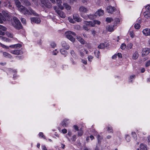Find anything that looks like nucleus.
Returning a JSON list of instances; mask_svg holds the SVG:
<instances>
[{"label":"nucleus","mask_w":150,"mask_h":150,"mask_svg":"<svg viewBox=\"0 0 150 150\" xmlns=\"http://www.w3.org/2000/svg\"><path fill=\"white\" fill-rule=\"evenodd\" d=\"M15 3L17 7L18 8V10L21 13L26 15H32L37 16L38 15L31 8H29L28 10L26 8L22 5H21L20 2L18 0L15 1Z\"/></svg>","instance_id":"1"},{"label":"nucleus","mask_w":150,"mask_h":150,"mask_svg":"<svg viewBox=\"0 0 150 150\" xmlns=\"http://www.w3.org/2000/svg\"><path fill=\"white\" fill-rule=\"evenodd\" d=\"M12 24L13 26L17 29L19 30L22 28L20 21L16 17H13Z\"/></svg>","instance_id":"2"},{"label":"nucleus","mask_w":150,"mask_h":150,"mask_svg":"<svg viewBox=\"0 0 150 150\" xmlns=\"http://www.w3.org/2000/svg\"><path fill=\"white\" fill-rule=\"evenodd\" d=\"M94 22V21L89 22L84 21L83 26V29L86 30H88L89 29V27H94L95 26V25Z\"/></svg>","instance_id":"3"},{"label":"nucleus","mask_w":150,"mask_h":150,"mask_svg":"<svg viewBox=\"0 0 150 150\" xmlns=\"http://www.w3.org/2000/svg\"><path fill=\"white\" fill-rule=\"evenodd\" d=\"M65 35L66 37L72 42H74L75 39L72 36L76 35V34L74 32L71 31H67L65 32Z\"/></svg>","instance_id":"4"},{"label":"nucleus","mask_w":150,"mask_h":150,"mask_svg":"<svg viewBox=\"0 0 150 150\" xmlns=\"http://www.w3.org/2000/svg\"><path fill=\"white\" fill-rule=\"evenodd\" d=\"M150 52V49L148 48H143L142 52V55L143 57L148 55Z\"/></svg>","instance_id":"5"},{"label":"nucleus","mask_w":150,"mask_h":150,"mask_svg":"<svg viewBox=\"0 0 150 150\" xmlns=\"http://www.w3.org/2000/svg\"><path fill=\"white\" fill-rule=\"evenodd\" d=\"M79 11L83 13H86L89 10L88 8L82 6L80 7L79 8Z\"/></svg>","instance_id":"6"},{"label":"nucleus","mask_w":150,"mask_h":150,"mask_svg":"<svg viewBox=\"0 0 150 150\" xmlns=\"http://www.w3.org/2000/svg\"><path fill=\"white\" fill-rule=\"evenodd\" d=\"M116 10L115 7L111 6H108L107 8V11L109 13H112Z\"/></svg>","instance_id":"7"},{"label":"nucleus","mask_w":150,"mask_h":150,"mask_svg":"<svg viewBox=\"0 0 150 150\" xmlns=\"http://www.w3.org/2000/svg\"><path fill=\"white\" fill-rule=\"evenodd\" d=\"M30 19L32 23H35L38 24L40 23L41 21L40 18L37 17H33Z\"/></svg>","instance_id":"8"},{"label":"nucleus","mask_w":150,"mask_h":150,"mask_svg":"<svg viewBox=\"0 0 150 150\" xmlns=\"http://www.w3.org/2000/svg\"><path fill=\"white\" fill-rule=\"evenodd\" d=\"M142 33L145 36H150V29L148 28H145L142 30Z\"/></svg>","instance_id":"9"},{"label":"nucleus","mask_w":150,"mask_h":150,"mask_svg":"<svg viewBox=\"0 0 150 150\" xmlns=\"http://www.w3.org/2000/svg\"><path fill=\"white\" fill-rule=\"evenodd\" d=\"M73 18L74 21L78 22H79L81 21V18L79 16V15L77 14H74L73 16Z\"/></svg>","instance_id":"10"},{"label":"nucleus","mask_w":150,"mask_h":150,"mask_svg":"<svg viewBox=\"0 0 150 150\" xmlns=\"http://www.w3.org/2000/svg\"><path fill=\"white\" fill-rule=\"evenodd\" d=\"M66 137L68 140L71 143V142H74L76 141V136L75 135H74L71 138L68 136H66Z\"/></svg>","instance_id":"11"},{"label":"nucleus","mask_w":150,"mask_h":150,"mask_svg":"<svg viewBox=\"0 0 150 150\" xmlns=\"http://www.w3.org/2000/svg\"><path fill=\"white\" fill-rule=\"evenodd\" d=\"M104 13V11L101 9L98 10L95 13V15L97 16H100L103 15Z\"/></svg>","instance_id":"12"},{"label":"nucleus","mask_w":150,"mask_h":150,"mask_svg":"<svg viewBox=\"0 0 150 150\" xmlns=\"http://www.w3.org/2000/svg\"><path fill=\"white\" fill-rule=\"evenodd\" d=\"M69 123V119H65L62 122V125L64 127H67Z\"/></svg>","instance_id":"13"},{"label":"nucleus","mask_w":150,"mask_h":150,"mask_svg":"<svg viewBox=\"0 0 150 150\" xmlns=\"http://www.w3.org/2000/svg\"><path fill=\"white\" fill-rule=\"evenodd\" d=\"M62 46L63 48L66 50H68L69 48V45L64 41L62 42Z\"/></svg>","instance_id":"14"},{"label":"nucleus","mask_w":150,"mask_h":150,"mask_svg":"<svg viewBox=\"0 0 150 150\" xmlns=\"http://www.w3.org/2000/svg\"><path fill=\"white\" fill-rule=\"evenodd\" d=\"M10 52L15 55H19L22 53V52L19 50H11Z\"/></svg>","instance_id":"15"},{"label":"nucleus","mask_w":150,"mask_h":150,"mask_svg":"<svg viewBox=\"0 0 150 150\" xmlns=\"http://www.w3.org/2000/svg\"><path fill=\"white\" fill-rule=\"evenodd\" d=\"M9 2L7 0H1L0 1V4H2L5 6H7Z\"/></svg>","instance_id":"16"},{"label":"nucleus","mask_w":150,"mask_h":150,"mask_svg":"<svg viewBox=\"0 0 150 150\" xmlns=\"http://www.w3.org/2000/svg\"><path fill=\"white\" fill-rule=\"evenodd\" d=\"M144 17L146 18H148L150 17V12L149 11H146L144 13Z\"/></svg>","instance_id":"17"},{"label":"nucleus","mask_w":150,"mask_h":150,"mask_svg":"<svg viewBox=\"0 0 150 150\" xmlns=\"http://www.w3.org/2000/svg\"><path fill=\"white\" fill-rule=\"evenodd\" d=\"M139 56L138 52H135L133 54L132 56V58L133 59L135 60L137 59Z\"/></svg>","instance_id":"18"},{"label":"nucleus","mask_w":150,"mask_h":150,"mask_svg":"<svg viewBox=\"0 0 150 150\" xmlns=\"http://www.w3.org/2000/svg\"><path fill=\"white\" fill-rule=\"evenodd\" d=\"M57 13L62 18H64L65 17V15L63 11L59 10V11H57Z\"/></svg>","instance_id":"19"},{"label":"nucleus","mask_w":150,"mask_h":150,"mask_svg":"<svg viewBox=\"0 0 150 150\" xmlns=\"http://www.w3.org/2000/svg\"><path fill=\"white\" fill-rule=\"evenodd\" d=\"M76 39L81 44H83L85 42V41L79 36H77Z\"/></svg>","instance_id":"20"},{"label":"nucleus","mask_w":150,"mask_h":150,"mask_svg":"<svg viewBox=\"0 0 150 150\" xmlns=\"http://www.w3.org/2000/svg\"><path fill=\"white\" fill-rule=\"evenodd\" d=\"M64 6V7H65V8L67 10H71V6L67 3H64L63 4Z\"/></svg>","instance_id":"21"},{"label":"nucleus","mask_w":150,"mask_h":150,"mask_svg":"<svg viewBox=\"0 0 150 150\" xmlns=\"http://www.w3.org/2000/svg\"><path fill=\"white\" fill-rule=\"evenodd\" d=\"M6 18H5L0 13V23H3L4 21H5L6 20Z\"/></svg>","instance_id":"22"},{"label":"nucleus","mask_w":150,"mask_h":150,"mask_svg":"<svg viewBox=\"0 0 150 150\" xmlns=\"http://www.w3.org/2000/svg\"><path fill=\"white\" fill-rule=\"evenodd\" d=\"M85 50V49H81L79 51V55L81 57H83L84 55V54L83 52H84Z\"/></svg>","instance_id":"23"},{"label":"nucleus","mask_w":150,"mask_h":150,"mask_svg":"<svg viewBox=\"0 0 150 150\" xmlns=\"http://www.w3.org/2000/svg\"><path fill=\"white\" fill-rule=\"evenodd\" d=\"M106 29L109 32H112L114 30L113 28L109 25L106 26Z\"/></svg>","instance_id":"24"},{"label":"nucleus","mask_w":150,"mask_h":150,"mask_svg":"<svg viewBox=\"0 0 150 150\" xmlns=\"http://www.w3.org/2000/svg\"><path fill=\"white\" fill-rule=\"evenodd\" d=\"M140 148L141 150H147L146 145L143 144H140Z\"/></svg>","instance_id":"25"},{"label":"nucleus","mask_w":150,"mask_h":150,"mask_svg":"<svg viewBox=\"0 0 150 150\" xmlns=\"http://www.w3.org/2000/svg\"><path fill=\"white\" fill-rule=\"evenodd\" d=\"M0 39L3 41L7 42H9L10 41L9 39L1 36H0Z\"/></svg>","instance_id":"26"},{"label":"nucleus","mask_w":150,"mask_h":150,"mask_svg":"<svg viewBox=\"0 0 150 150\" xmlns=\"http://www.w3.org/2000/svg\"><path fill=\"white\" fill-rule=\"evenodd\" d=\"M2 13L3 16H3L5 18H6V19H8V14L4 11H2Z\"/></svg>","instance_id":"27"},{"label":"nucleus","mask_w":150,"mask_h":150,"mask_svg":"<svg viewBox=\"0 0 150 150\" xmlns=\"http://www.w3.org/2000/svg\"><path fill=\"white\" fill-rule=\"evenodd\" d=\"M60 52L61 54L64 55L65 57H66L67 54V51L63 49H61L60 50Z\"/></svg>","instance_id":"28"},{"label":"nucleus","mask_w":150,"mask_h":150,"mask_svg":"<svg viewBox=\"0 0 150 150\" xmlns=\"http://www.w3.org/2000/svg\"><path fill=\"white\" fill-rule=\"evenodd\" d=\"M3 55L4 57H6L11 58V55L6 52H4Z\"/></svg>","instance_id":"29"},{"label":"nucleus","mask_w":150,"mask_h":150,"mask_svg":"<svg viewBox=\"0 0 150 150\" xmlns=\"http://www.w3.org/2000/svg\"><path fill=\"white\" fill-rule=\"evenodd\" d=\"M105 46H106L104 43H101L98 46V47L99 48L103 49L105 47Z\"/></svg>","instance_id":"30"},{"label":"nucleus","mask_w":150,"mask_h":150,"mask_svg":"<svg viewBox=\"0 0 150 150\" xmlns=\"http://www.w3.org/2000/svg\"><path fill=\"white\" fill-rule=\"evenodd\" d=\"M96 16L95 15V13L94 15L90 14L88 15V18L91 19H92L94 18H96Z\"/></svg>","instance_id":"31"},{"label":"nucleus","mask_w":150,"mask_h":150,"mask_svg":"<svg viewBox=\"0 0 150 150\" xmlns=\"http://www.w3.org/2000/svg\"><path fill=\"white\" fill-rule=\"evenodd\" d=\"M43 4H44V5H45V6L48 8H50L52 7V5L50 3H48L45 4L43 3Z\"/></svg>","instance_id":"32"},{"label":"nucleus","mask_w":150,"mask_h":150,"mask_svg":"<svg viewBox=\"0 0 150 150\" xmlns=\"http://www.w3.org/2000/svg\"><path fill=\"white\" fill-rule=\"evenodd\" d=\"M79 132L78 133V135L79 136H82L83 133V132L82 130V129H81V128L79 130Z\"/></svg>","instance_id":"33"},{"label":"nucleus","mask_w":150,"mask_h":150,"mask_svg":"<svg viewBox=\"0 0 150 150\" xmlns=\"http://www.w3.org/2000/svg\"><path fill=\"white\" fill-rule=\"evenodd\" d=\"M94 54L95 56L98 58L99 57L100 52L99 51L96 50L94 52Z\"/></svg>","instance_id":"34"},{"label":"nucleus","mask_w":150,"mask_h":150,"mask_svg":"<svg viewBox=\"0 0 150 150\" xmlns=\"http://www.w3.org/2000/svg\"><path fill=\"white\" fill-rule=\"evenodd\" d=\"M21 46V45L19 44H16L10 45V47L12 48H15L18 47H20Z\"/></svg>","instance_id":"35"},{"label":"nucleus","mask_w":150,"mask_h":150,"mask_svg":"<svg viewBox=\"0 0 150 150\" xmlns=\"http://www.w3.org/2000/svg\"><path fill=\"white\" fill-rule=\"evenodd\" d=\"M6 35L9 38H13V34L9 32H7L6 33Z\"/></svg>","instance_id":"36"},{"label":"nucleus","mask_w":150,"mask_h":150,"mask_svg":"<svg viewBox=\"0 0 150 150\" xmlns=\"http://www.w3.org/2000/svg\"><path fill=\"white\" fill-rule=\"evenodd\" d=\"M68 20L69 21L72 23H75V22L74 21V19H72V18L71 17H69L68 18Z\"/></svg>","instance_id":"37"},{"label":"nucleus","mask_w":150,"mask_h":150,"mask_svg":"<svg viewBox=\"0 0 150 150\" xmlns=\"http://www.w3.org/2000/svg\"><path fill=\"white\" fill-rule=\"evenodd\" d=\"M97 139L98 143H100L101 142V139H103V137L100 136L99 134H98L97 136Z\"/></svg>","instance_id":"38"},{"label":"nucleus","mask_w":150,"mask_h":150,"mask_svg":"<svg viewBox=\"0 0 150 150\" xmlns=\"http://www.w3.org/2000/svg\"><path fill=\"white\" fill-rule=\"evenodd\" d=\"M129 33L130 35L132 38H133L134 37L135 35L133 31H130Z\"/></svg>","instance_id":"39"},{"label":"nucleus","mask_w":150,"mask_h":150,"mask_svg":"<svg viewBox=\"0 0 150 150\" xmlns=\"http://www.w3.org/2000/svg\"><path fill=\"white\" fill-rule=\"evenodd\" d=\"M93 58V56L91 55H88V59L89 62H91Z\"/></svg>","instance_id":"40"},{"label":"nucleus","mask_w":150,"mask_h":150,"mask_svg":"<svg viewBox=\"0 0 150 150\" xmlns=\"http://www.w3.org/2000/svg\"><path fill=\"white\" fill-rule=\"evenodd\" d=\"M7 28L5 27L0 25V29L4 31H5L7 30Z\"/></svg>","instance_id":"41"},{"label":"nucleus","mask_w":150,"mask_h":150,"mask_svg":"<svg viewBox=\"0 0 150 150\" xmlns=\"http://www.w3.org/2000/svg\"><path fill=\"white\" fill-rule=\"evenodd\" d=\"M107 130L109 132L112 133L113 130H112V128L111 127L109 126L108 127Z\"/></svg>","instance_id":"42"},{"label":"nucleus","mask_w":150,"mask_h":150,"mask_svg":"<svg viewBox=\"0 0 150 150\" xmlns=\"http://www.w3.org/2000/svg\"><path fill=\"white\" fill-rule=\"evenodd\" d=\"M135 77V75H133L131 76L129 78V81L130 82H132L133 81V79H134Z\"/></svg>","instance_id":"43"},{"label":"nucleus","mask_w":150,"mask_h":150,"mask_svg":"<svg viewBox=\"0 0 150 150\" xmlns=\"http://www.w3.org/2000/svg\"><path fill=\"white\" fill-rule=\"evenodd\" d=\"M126 47V46L125 44L124 43H122L120 47V48L121 49H122L123 50L125 49Z\"/></svg>","instance_id":"44"},{"label":"nucleus","mask_w":150,"mask_h":150,"mask_svg":"<svg viewBox=\"0 0 150 150\" xmlns=\"http://www.w3.org/2000/svg\"><path fill=\"white\" fill-rule=\"evenodd\" d=\"M112 21L113 19L111 18H107L106 19V21L108 23H110Z\"/></svg>","instance_id":"45"},{"label":"nucleus","mask_w":150,"mask_h":150,"mask_svg":"<svg viewBox=\"0 0 150 150\" xmlns=\"http://www.w3.org/2000/svg\"><path fill=\"white\" fill-rule=\"evenodd\" d=\"M70 53L71 55L73 57H75L76 56V54L75 53V52L73 50H70Z\"/></svg>","instance_id":"46"},{"label":"nucleus","mask_w":150,"mask_h":150,"mask_svg":"<svg viewBox=\"0 0 150 150\" xmlns=\"http://www.w3.org/2000/svg\"><path fill=\"white\" fill-rule=\"evenodd\" d=\"M125 139H126V140L127 141V142H129L130 140V137L128 135H126Z\"/></svg>","instance_id":"47"},{"label":"nucleus","mask_w":150,"mask_h":150,"mask_svg":"<svg viewBox=\"0 0 150 150\" xmlns=\"http://www.w3.org/2000/svg\"><path fill=\"white\" fill-rule=\"evenodd\" d=\"M134 28L135 29H139L140 27V25L138 23L135 24L134 26Z\"/></svg>","instance_id":"48"},{"label":"nucleus","mask_w":150,"mask_h":150,"mask_svg":"<svg viewBox=\"0 0 150 150\" xmlns=\"http://www.w3.org/2000/svg\"><path fill=\"white\" fill-rule=\"evenodd\" d=\"M52 48H54L56 47V44L53 42H52L50 44Z\"/></svg>","instance_id":"49"},{"label":"nucleus","mask_w":150,"mask_h":150,"mask_svg":"<svg viewBox=\"0 0 150 150\" xmlns=\"http://www.w3.org/2000/svg\"><path fill=\"white\" fill-rule=\"evenodd\" d=\"M39 135L40 137H42L44 139H45V136H44L42 132H40L39 134Z\"/></svg>","instance_id":"50"},{"label":"nucleus","mask_w":150,"mask_h":150,"mask_svg":"<svg viewBox=\"0 0 150 150\" xmlns=\"http://www.w3.org/2000/svg\"><path fill=\"white\" fill-rule=\"evenodd\" d=\"M94 21L95 25L97 24L98 25H99L100 23V22L99 21L97 20H94Z\"/></svg>","instance_id":"51"},{"label":"nucleus","mask_w":150,"mask_h":150,"mask_svg":"<svg viewBox=\"0 0 150 150\" xmlns=\"http://www.w3.org/2000/svg\"><path fill=\"white\" fill-rule=\"evenodd\" d=\"M72 135V132L70 130H69L68 131V132L67 134V135L66 136H68L69 137H71V135Z\"/></svg>","instance_id":"52"},{"label":"nucleus","mask_w":150,"mask_h":150,"mask_svg":"<svg viewBox=\"0 0 150 150\" xmlns=\"http://www.w3.org/2000/svg\"><path fill=\"white\" fill-rule=\"evenodd\" d=\"M21 22L23 24H25L26 23L25 19L23 18H21Z\"/></svg>","instance_id":"53"},{"label":"nucleus","mask_w":150,"mask_h":150,"mask_svg":"<svg viewBox=\"0 0 150 150\" xmlns=\"http://www.w3.org/2000/svg\"><path fill=\"white\" fill-rule=\"evenodd\" d=\"M58 6L59 8L61 9V10H63L64 8V6H63L62 4H60L59 5H58Z\"/></svg>","instance_id":"54"},{"label":"nucleus","mask_w":150,"mask_h":150,"mask_svg":"<svg viewBox=\"0 0 150 150\" xmlns=\"http://www.w3.org/2000/svg\"><path fill=\"white\" fill-rule=\"evenodd\" d=\"M0 45L1 46L3 47V48H5L6 49H8L9 48L8 47L2 44V43L0 42Z\"/></svg>","instance_id":"55"},{"label":"nucleus","mask_w":150,"mask_h":150,"mask_svg":"<svg viewBox=\"0 0 150 150\" xmlns=\"http://www.w3.org/2000/svg\"><path fill=\"white\" fill-rule=\"evenodd\" d=\"M132 134L134 139L136 138L137 137L136 134L135 132H132Z\"/></svg>","instance_id":"56"},{"label":"nucleus","mask_w":150,"mask_h":150,"mask_svg":"<svg viewBox=\"0 0 150 150\" xmlns=\"http://www.w3.org/2000/svg\"><path fill=\"white\" fill-rule=\"evenodd\" d=\"M133 45L132 44L129 43L127 45V47L129 49H131L132 48Z\"/></svg>","instance_id":"57"},{"label":"nucleus","mask_w":150,"mask_h":150,"mask_svg":"<svg viewBox=\"0 0 150 150\" xmlns=\"http://www.w3.org/2000/svg\"><path fill=\"white\" fill-rule=\"evenodd\" d=\"M81 62L84 64H87V61L86 60L82 59L81 60Z\"/></svg>","instance_id":"58"},{"label":"nucleus","mask_w":150,"mask_h":150,"mask_svg":"<svg viewBox=\"0 0 150 150\" xmlns=\"http://www.w3.org/2000/svg\"><path fill=\"white\" fill-rule=\"evenodd\" d=\"M150 65V60L148 61L145 64V66L148 67Z\"/></svg>","instance_id":"59"},{"label":"nucleus","mask_w":150,"mask_h":150,"mask_svg":"<svg viewBox=\"0 0 150 150\" xmlns=\"http://www.w3.org/2000/svg\"><path fill=\"white\" fill-rule=\"evenodd\" d=\"M73 127L74 129L76 131H78L79 130L78 127L76 125H74L73 126Z\"/></svg>","instance_id":"60"},{"label":"nucleus","mask_w":150,"mask_h":150,"mask_svg":"<svg viewBox=\"0 0 150 150\" xmlns=\"http://www.w3.org/2000/svg\"><path fill=\"white\" fill-rule=\"evenodd\" d=\"M57 2V5H58L62 4V1L61 0H56Z\"/></svg>","instance_id":"61"},{"label":"nucleus","mask_w":150,"mask_h":150,"mask_svg":"<svg viewBox=\"0 0 150 150\" xmlns=\"http://www.w3.org/2000/svg\"><path fill=\"white\" fill-rule=\"evenodd\" d=\"M146 10H148L149 11H150V6L149 5H147L146 6Z\"/></svg>","instance_id":"62"},{"label":"nucleus","mask_w":150,"mask_h":150,"mask_svg":"<svg viewBox=\"0 0 150 150\" xmlns=\"http://www.w3.org/2000/svg\"><path fill=\"white\" fill-rule=\"evenodd\" d=\"M119 22H120V20L118 18H117L115 19V24H117Z\"/></svg>","instance_id":"63"},{"label":"nucleus","mask_w":150,"mask_h":150,"mask_svg":"<svg viewBox=\"0 0 150 150\" xmlns=\"http://www.w3.org/2000/svg\"><path fill=\"white\" fill-rule=\"evenodd\" d=\"M62 132L63 134H66L67 133V129H64L62 130Z\"/></svg>","instance_id":"64"}]
</instances>
